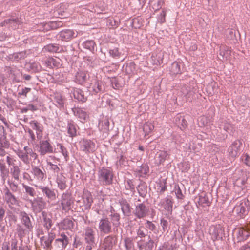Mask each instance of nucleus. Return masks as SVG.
<instances>
[{"instance_id":"obj_8","label":"nucleus","mask_w":250,"mask_h":250,"mask_svg":"<svg viewBox=\"0 0 250 250\" xmlns=\"http://www.w3.org/2000/svg\"><path fill=\"white\" fill-rule=\"evenodd\" d=\"M60 201L62 209L66 213L71 209L74 203V199L68 191L62 194Z\"/></svg>"},{"instance_id":"obj_13","label":"nucleus","mask_w":250,"mask_h":250,"mask_svg":"<svg viewBox=\"0 0 250 250\" xmlns=\"http://www.w3.org/2000/svg\"><path fill=\"white\" fill-rule=\"evenodd\" d=\"M48 234L47 235H43L40 237L41 245L43 248L47 250H50L52 247V242L55 240L56 234L53 232V229L51 231H47Z\"/></svg>"},{"instance_id":"obj_61","label":"nucleus","mask_w":250,"mask_h":250,"mask_svg":"<svg viewBox=\"0 0 250 250\" xmlns=\"http://www.w3.org/2000/svg\"><path fill=\"white\" fill-rule=\"evenodd\" d=\"M135 63H124L122 68L125 69V71L128 74L133 72L135 69Z\"/></svg>"},{"instance_id":"obj_24","label":"nucleus","mask_w":250,"mask_h":250,"mask_svg":"<svg viewBox=\"0 0 250 250\" xmlns=\"http://www.w3.org/2000/svg\"><path fill=\"white\" fill-rule=\"evenodd\" d=\"M42 224L46 231H49L53 225L52 217L48 214L46 211H43L41 213Z\"/></svg>"},{"instance_id":"obj_58","label":"nucleus","mask_w":250,"mask_h":250,"mask_svg":"<svg viewBox=\"0 0 250 250\" xmlns=\"http://www.w3.org/2000/svg\"><path fill=\"white\" fill-rule=\"evenodd\" d=\"M16 230L17 231L18 236L21 238L24 236L26 234V231H27L26 229H25L24 226H22L20 224H17Z\"/></svg>"},{"instance_id":"obj_46","label":"nucleus","mask_w":250,"mask_h":250,"mask_svg":"<svg viewBox=\"0 0 250 250\" xmlns=\"http://www.w3.org/2000/svg\"><path fill=\"white\" fill-rule=\"evenodd\" d=\"M87 76H89V75L85 72H79L77 73L76 77L79 83L83 84L86 81Z\"/></svg>"},{"instance_id":"obj_43","label":"nucleus","mask_w":250,"mask_h":250,"mask_svg":"<svg viewBox=\"0 0 250 250\" xmlns=\"http://www.w3.org/2000/svg\"><path fill=\"white\" fill-rule=\"evenodd\" d=\"M109 122L108 119L105 118L99 122V130L106 132L109 130Z\"/></svg>"},{"instance_id":"obj_54","label":"nucleus","mask_w":250,"mask_h":250,"mask_svg":"<svg viewBox=\"0 0 250 250\" xmlns=\"http://www.w3.org/2000/svg\"><path fill=\"white\" fill-rule=\"evenodd\" d=\"M7 184L9 187L8 188L12 192H17L19 191V187L18 184L14 181L8 180Z\"/></svg>"},{"instance_id":"obj_35","label":"nucleus","mask_w":250,"mask_h":250,"mask_svg":"<svg viewBox=\"0 0 250 250\" xmlns=\"http://www.w3.org/2000/svg\"><path fill=\"white\" fill-rule=\"evenodd\" d=\"M73 95L74 99L82 103L85 102L87 100V97L84 95V92L78 88L73 89Z\"/></svg>"},{"instance_id":"obj_52","label":"nucleus","mask_w":250,"mask_h":250,"mask_svg":"<svg viewBox=\"0 0 250 250\" xmlns=\"http://www.w3.org/2000/svg\"><path fill=\"white\" fill-rule=\"evenodd\" d=\"M154 125L150 122H146L143 125V131L145 134V136L148 135L154 129Z\"/></svg>"},{"instance_id":"obj_47","label":"nucleus","mask_w":250,"mask_h":250,"mask_svg":"<svg viewBox=\"0 0 250 250\" xmlns=\"http://www.w3.org/2000/svg\"><path fill=\"white\" fill-rule=\"evenodd\" d=\"M163 3L162 0H149V1L150 6L155 11L159 10Z\"/></svg>"},{"instance_id":"obj_32","label":"nucleus","mask_w":250,"mask_h":250,"mask_svg":"<svg viewBox=\"0 0 250 250\" xmlns=\"http://www.w3.org/2000/svg\"><path fill=\"white\" fill-rule=\"evenodd\" d=\"M147 188L146 183L142 180L140 181V183L136 187V189L139 196L143 198H145L147 195Z\"/></svg>"},{"instance_id":"obj_40","label":"nucleus","mask_w":250,"mask_h":250,"mask_svg":"<svg viewBox=\"0 0 250 250\" xmlns=\"http://www.w3.org/2000/svg\"><path fill=\"white\" fill-rule=\"evenodd\" d=\"M21 170L19 166L13 164L10 169V173L12 177L17 181H20V176Z\"/></svg>"},{"instance_id":"obj_62","label":"nucleus","mask_w":250,"mask_h":250,"mask_svg":"<svg viewBox=\"0 0 250 250\" xmlns=\"http://www.w3.org/2000/svg\"><path fill=\"white\" fill-rule=\"evenodd\" d=\"M167 189L166 182L165 180L160 181L158 184V192H159L160 194L164 193Z\"/></svg>"},{"instance_id":"obj_34","label":"nucleus","mask_w":250,"mask_h":250,"mask_svg":"<svg viewBox=\"0 0 250 250\" xmlns=\"http://www.w3.org/2000/svg\"><path fill=\"white\" fill-rule=\"evenodd\" d=\"M182 92L185 95L191 94L192 93H195L196 89V84L194 80L190 81L189 85H185L182 87Z\"/></svg>"},{"instance_id":"obj_9","label":"nucleus","mask_w":250,"mask_h":250,"mask_svg":"<svg viewBox=\"0 0 250 250\" xmlns=\"http://www.w3.org/2000/svg\"><path fill=\"white\" fill-rule=\"evenodd\" d=\"M79 146L81 151L85 154L93 153L96 150V144L92 140L83 138L79 142Z\"/></svg>"},{"instance_id":"obj_51","label":"nucleus","mask_w":250,"mask_h":250,"mask_svg":"<svg viewBox=\"0 0 250 250\" xmlns=\"http://www.w3.org/2000/svg\"><path fill=\"white\" fill-rule=\"evenodd\" d=\"M57 146L59 147V152L61 153L65 161H68L69 159V153L67 148L62 144H58Z\"/></svg>"},{"instance_id":"obj_33","label":"nucleus","mask_w":250,"mask_h":250,"mask_svg":"<svg viewBox=\"0 0 250 250\" xmlns=\"http://www.w3.org/2000/svg\"><path fill=\"white\" fill-rule=\"evenodd\" d=\"M6 210L3 205H0V232L4 233L6 230L7 221H4Z\"/></svg>"},{"instance_id":"obj_28","label":"nucleus","mask_w":250,"mask_h":250,"mask_svg":"<svg viewBox=\"0 0 250 250\" xmlns=\"http://www.w3.org/2000/svg\"><path fill=\"white\" fill-rule=\"evenodd\" d=\"M55 182L58 188L61 191H64L67 188V178L62 173L56 175Z\"/></svg>"},{"instance_id":"obj_50","label":"nucleus","mask_w":250,"mask_h":250,"mask_svg":"<svg viewBox=\"0 0 250 250\" xmlns=\"http://www.w3.org/2000/svg\"><path fill=\"white\" fill-rule=\"evenodd\" d=\"M124 244L125 250H131L134 247V243L132 238L125 237L124 239Z\"/></svg>"},{"instance_id":"obj_36","label":"nucleus","mask_w":250,"mask_h":250,"mask_svg":"<svg viewBox=\"0 0 250 250\" xmlns=\"http://www.w3.org/2000/svg\"><path fill=\"white\" fill-rule=\"evenodd\" d=\"M149 171V167L146 164H143L135 170L136 175L139 177H145Z\"/></svg>"},{"instance_id":"obj_1","label":"nucleus","mask_w":250,"mask_h":250,"mask_svg":"<svg viewBox=\"0 0 250 250\" xmlns=\"http://www.w3.org/2000/svg\"><path fill=\"white\" fill-rule=\"evenodd\" d=\"M121 216L114 210L111 211L108 217L104 215L99 220L98 229L101 234L108 235L112 231L117 232L121 225Z\"/></svg>"},{"instance_id":"obj_26","label":"nucleus","mask_w":250,"mask_h":250,"mask_svg":"<svg viewBox=\"0 0 250 250\" xmlns=\"http://www.w3.org/2000/svg\"><path fill=\"white\" fill-rule=\"evenodd\" d=\"M28 150L29 146H25L23 150L18 149L16 152L19 159L25 165H28L30 163L29 154L27 153Z\"/></svg>"},{"instance_id":"obj_16","label":"nucleus","mask_w":250,"mask_h":250,"mask_svg":"<svg viewBox=\"0 0 250 250\" xmlns=\"http://www.w3.org/2000/svg\"><path fill=\"white\" fill-rule=\"evenodd\" d=\"M3 198L9 207L11 206H17L19 202L17 197H16L13 192L10 191L8 188L5 187L3 189Z\"/></svg>"},{"instance_id":"obj_31","label":"nucleus","mask_w":250,"mask_h":250,"mask_svg":"<svg viewBox=\"0 0 250 250\" xmlns=\"http://www.w3.org/2000/svg\"><path fill=\"white\" fill-rule=\"evenodd\" d=\"M224 232V229L220 226L213 227L211 233L212 240L213 241L220 239L222 240Z\"/></svg>"},{"instance_id":"obj_59","label":"nucleus","mask_w":250,"mask_h":250,"mask_svg":"<svg viewBox=\"0 0 250 250\" xmlns=\"http://www.w3.org/2000/svg\"><path fill=\"white\" fill-rule=\"evenodd\" d=\"M117 162H116V166L118 167H123L125 166L127 164V161L126 160V158L124 157L123 155H120V156H118L117 157Z\"/></svg>"},{"instance_id":"obj_22","label":"nucleus","mask_w":250,"mask_h":250,"mask_svg":"<svg viewBox=\"0 0 250 250\" xmlns=\"http://www.w3.org/2000/svg\"><path fill=\"white\" fill-rule=\"evenodd\" d=\"M59 231L62 230H71L74 228V221L69 218H65L60 222L56 224Z\"/></svg>"},{"instance_id":"obj_19","label":"nucleus","mask_w":250,"mask_h":250,"mask_svg":"<svg viewBox=\"0 0 250 250\" xmlns=\"http://www.w3.org/2000/svg\"><path fill=\"white\" fill-rule=\"evenodd\" d=\"M123 215L125 217H129L132 213V208L128 200L125 198H121L118 200Z\"/></svg>"},{"instance_id":"obj_18","label":"nucleus","mask_w":250,"mask_h":250,"mask_svg":"<svg viewBox=\"0 0 250 250\" xmlns=\"http://www.w3.org/2000/svg\"><path fill=\"white\" fill-rule=\"evenodd\" d=\"M173 204L172 197L171 196H167L161 199L158 203V205L165 211H167L168 214L171 215L173 211Z\"/></svg>"},{"instance_id":"obj_29","label":"nucleus","mask_w":250,"mask_h":250,"mask_svg":"<svg viewBox=\"0 0 250 250\" xmlns=\"http://www.w3.org/2000/svg\"><path fill=\"white\" fill-rule=\"evenodd\" d=\"M77 125L72 120L68 121L67 124V130L68 136L72 138L77 136L78 129Z\"/></svg>"},{"instance_id":"obj_53","label":"nucleus","mask_w":250,"mask_h":250,"mask_svg":"<svg viewBox=\"0 0 250 250\" xmlns=\"http://www.w3.org/2000/svg\"><path fill=\"white\" fill-rule=\"evenodd\" d=\"M43 49L45 51L55 53L59 52V47L57 44H49L44 46Z\"/></svg>"},{"instance_id":"obj_17","label":"nucleus","mask_w":250,"mask_h":250,"mask_svg":"<svg viewBox=\"0 0 250 250\" xmlns=\"http://www.w3.org/2000/svg\"><path fill=\"white\" fill-rule=\"evenodd\" d=\"M237 242L246 240L250 236V225L245 226L236 229Z\"/></svg>"},{"instance_id":"obj_12","label":"nucleus","mask_w":250,"mask_h":250,"mask_svg":"<svg viewBox=\"0 0 250 250\" xmlns=\"http://www.w3.org/2000/svg\"><path fill=\"white\" fill-rule=\"evenodd\" d=\"M249 206L246 201L238 203L233 208L236 216L239 218H244L248 214Z\"/></svg>"},{"instance_id":"obj_2","label":"nucleus","mask_w":250,"mask_h":250,"mask_svg":"<svg viewBox=\"0 0 250 250\" xmlns=\"http://www.w3.org/2000/svg\"><path fill=\"white\" fill-rule=\"evenodd\" d=\"M97 181L103 186L111 185L113 183V171L111 167H100L97 173Z\"/></svg>"},{"instance_id":"obj_7","label":"nucleus","mask_w":250,"mask_h":250,"mask_svg":"<svg viewBox=\"0 0 250 250\" xmlns=\"http://www.w3.org/2000/svg\"><path fill=\"white\" fill-rule=\"evenodd\" d=\"M28 201L30 205L32 211L35 213H38L42 211L43 209L46 208V202L42 197H37L33 199L25 198Z\"/></svg>"},{"instance_id":"obj_5","label":"nucleus","mask_w":250,"mask_h":250,"mask_svg":"<svg viewBox=\"0 0 250 250\" xmlns=\"http://www.w3.org/2000/svg\"><path fill=\"white\" fill-rule=\"evenodd\" d=\"M39 141L37 146L38 152L40 156H43L46 154H52L55 152L54 148L50 139L47 137L45 139H38Z\"/></svg>"},{"instance_id":"obj_14","label":"nucleus","mask_w":250,"mask_h":250,"mask_svg":"<svg viewBox=\"0 0 250 250\" xmlns=\"http://www.w3.org/2000/svg\"><path fill=\"white\" fill-rule=\"evenodd\" d=\"M20 220L22 225L28 231L32 230L33 228L34 219L32 216L25 211H21L20 214Z\"/></svg>"},{"instance_id":"obj_27","label":"nucleus","mask_w":250,"mask_h":250,"mask_svg":"<svg viewBox=\"0 0 250 250\" xmlns=\"http://www.w3.org/2000/svg\"><path fill=\"white\" fill-rule=\"evenodd\" d=\"M91 86L94 94L101 93L104 90V86L103 82L97 79V78H95L91 81Z\"/></svg>"},{"instance_id":"obj_48","label":"nucleus","mask_w":250,"mask_h":250,"mask_svg":"<svg viewBox=\"0 0 250 250\" xmlns=\"http://www.w3.org/2000/svg\"><path fill=\"white\" fill-rule=\"evenodd\" d=\"M182 188H184V186L183 184H181V186L179 185H175L174 186V192L177 198L178 199H183L184 197L182 191Z\"/></svg>"},{"instance_id":"obj_55","label":"nucleus","mask_w":250,"mask_h":250,"mask_svg":"<svg viewBox=\"0 0 250 250\" xmlns=\"http://www.w3.org/2000/svg\"><path fill=\"white\" fill-rule=\"evenodd\" d=\"M54 101L57 104L59 107L62 108L63 107V99H62V96L60 94L57 93L55 94L54 97Z\"/></svg>"},{"instance_id":"obj_10","label":"nucleus","mask_w":250,"mask_h":250,"mask_svg":"<svg viewBox=\"0 0 250 250\" xmlns=\"http://www.w3.org/2000/svg\"><path fill=\"white\" fill-rule=\"evenodd\" d=\"M117 242V239L115 236L108 235L101 242L98 250H112Z\"/></svg>"},{"instance_id":"obj_49","label":"nucleus","mask_w":250,"mask_h":250,"mask_svg":"<svg viewBox=\"0 0 250 250\" xmlns=\"http://www.w3.org/2000/svg\"><path fill=\"white\" fill-rule=\"evenodd\" d=\"M11 250H31L27 245L21 244L20 246H17V241L15 240L11 243Z\"/></svg>"},{"instance_id":"obj_21","label":"nucleus","mask_w":250,"mask_h":250,"mask_svg":"<svg viewBox=\"0 0 250 250\" xmlns=\"http://www.w3.org/2000/svg\"><path fill=\"white\" fill-rule=\"evenodd\" d=\"M242 142L240 140H236L234 141L228 148L227 152L229 156L232 159L237 157Z\"/></svg>"},{"instance_id":"obj_63","label":"nucleus","mask_w":250,"mask_h":250,"mask_svg":"<svg viewBox=\"0 0 250 250\" xmlns=\"http://www.w3.org/2000/svg\"><path fill=\"white\" fill-rule=\"evenodd\" d=\"M145 229L143 226H140L138 229H136L137 238H140L141 239L145 238L146 236V234L145 231Z\"/></svg>"},{"instance_id":"obj_39","label":"nucleus","mask_w":250,"mask_h":250,"mask_svg":"<svg viewBox=\"0 0 250 250\" xmlns=\"http://www.w3.org/2000/svg\"><path fill=\"white\" fill-rule=\"evenodd\" d=\"M75 33L72 30H65L60 33V37L62 41H67L75 37Z\"/></svg>"},{"instance_id":"obj_23","label":"nucleus","mask_w":250,"mask_h":250,"mask_svg":"<svg viewBox=\"0 0 250 250\" xmlns=\"http://www.w3.org/2000/svg\"><path fill=\"white\" fill-rule=\"evenodd\" d=\"M72 111L74 116L81 122L85 121L89 117L84 108L74 107L72 108Z\"/></svg>"},{"instance_id":"obj_64","label":"nucleus","mask_w":250,"mask_h":250,"mask_svg":"<svg viewBox=\"0 0 250 250\" xmlns=\"http://www.w3.org/2000/svg\"><path fill=\"white\" fill-rule=\"evenodd\" d=\"M154 241L148 235V241L145 242V250H152L154 247Z\"/></svg>"},{"instance_id":"obj_42","label":"nucleus","mask_w":250,"mask_h":250,"mask_svg":"<svg viewBox=\"0 0 250 250\" xmlns=\"http://www.w3.org/2000/svg\"><path fill=\"white\" fill-rule=\"evenodd\" d=\"M47 166L48 167L49 170L50 172H52L54 174L55 177L56 175L62 174L61 172L60 167H58L57 165L54 164L51 162L47 161Z\"/></svg>"},{"instance_id":"obj_56","label":"nucleus","mask_w":250,"mask_h":250,"mask_svg":"<svg viewBox=\"0 0 250 250\" xmlns=\"http://www.w3.org/2000/svg\"><path fill=\"white\" fill-rule=\"evenodd\" d=\"M72 248H84V247H83V242L81 240V238L77 235H75L73 237Z\"/></svg>"},{"instance_id":"obj_11","label":"nucleus","mask_w":250,"mask_h":250,"mask_svg":"<svg viewBox=\"0 0 250 250\" xmlns=\"http://www.w3.org/2000/svg\"><path fill=\"white\" fill-rule=\"evenodd\" d=\"M36 187L38 189L40 190L43 196L47 199V202L55 201L57 197V191L48 186H44L42 185L37 186Z\"/></svg>"},{"instance_id":"obj_20","label":"nucleus","mask_w":250,"mask_h":250,"mask_svg":"<svg viewBox=\"0 0 250 250\" xmlns=\"http://www.w3.org/2000/svg\"><path fill=\"white\" fill-rule=\"evenodd\" d=\"M148 211L147 207L144 203H142L135 205L132 212L137 218L142 219L147 215Z\"/></svg>"},{"instance_id":"obj_15","label":"nucleus","mask_w":250,"mask_h":250,"mask_svg":"<svg viewBox=\"0 0 250 250\" xmlns=\"http://www.w3.org/2000/svg\"><path fill=\"white\" fill-rule=\"evenodd\" d=\"M31 173L34 178L40 182H43L46 178V171L43 167L41 169L38 166L32 165Z\"/></svg>"},{"instance_id":"obj_25","label":"nucleus","mask_w":250,"mask_h":250,"mask_svg":"<svg viewBox=\"0 0 250 250\" xmlns=\"http://www.w3.org/2000/svg\"><path fill=\"white\" fill-rule=\"evenodd\" d=\"M124 193L126 195H133L135 192V181L133 179H127L125 181Z\"/></svg>"},{"instance_id":"obj_38","label":"nucleus","mask_w":250,"mask_h":250,"mask_svg":"<svg viewBox=\"0 0 250 250\" xmlns=\"http://www.w3.org/2000/svg\"><path fill=\"white\" fill-rule=\"evenodd\" d=\"M170 154L167 151H160L156 154V162L159 164H162L169 157Z\"/></svg>"},{"instance_id":"obj_30","label":"nucleus","mask_w":250,"mask_h":250,"mask_svg":"<svg viewBox=\"0 0 250 250\" xmlns=\"http://www.w3.org/2000/svg\"><path fill=\"white\" fill-rule=\"evenodd\" d=\"M82 198L84 209H89L93 202L91 193L88 190L84 191Z\"/></svg>"},{"instance_id":"obj_57","label":"nucleus","mask_w":250,"mask_h":250,"mask_svg":"<svg viewBox=\"0 0 250 250\" xmlns=\"http://www.w3.org/2000/svg\"><path fill=\"white\" fill-rule=\"evenodd\" d=\"M145 230H146V229H148L154 233H156L157 231V227L151 221L147 220L146 222L145 223Z\"/></svg>"},{"instance_id":"obj_60","label":"nucleus","mask_w":250,"mask_h":250,"mask_svg":"<svg viewBox=\"0 0 250 250\" xmlns=\"http://www.w3.org/2000/svg\"><path fill=\"white\" fill-rule=\"evenodd\" d=\"M83 45L85 48L93 51L94 49L95 43L92 40H87L83 43Z\"/></svg>"},{"instance_id":"obj_44","label":"nucleus","mask_w":250,"mask_h":250,"mask_svg":"<svg viewBox=\"0 0 250 250\" xmlns=\"http://www.w3.org/2000/svg\"><path fill=\"white\" fill-rule=\"evenodd\" d=\"M175 123L178 127L183 130L187 127V121L181 116L177 117L175 119Z\"/></svg>"},{"instance_id":"obj_4","label":"nucleus","mask_w":250,"mask_h":250,"mask_svg":"<svg viewBox=\"0 0 250 250\" xmlns=\"http://www.w3.org/2000/svg\"><path fill=\"white\" fill-rule=\"evenodd\" d=\"M84 240L85 244V250H92L96 246V234L94 229L87 226L84 229Z\"/></svg>"},{"instance_id":"obj_41","label":"nucleus","mask_w":250,"mask_h":250,"mask_svg":"<svg viewBox=\"0 0 250 250\" xmlns=\"http://www.w3.org/2000/svg\"><path fill=\"white\" fill-rule=\"evenodd\" d=\"M198 203L199 205L203 207L209 206L210 205V202L209 200V198L205 193H202L199 195Z\"/></svg>"},{"instance_id":"obj_37","label":"nucleus","mask_w":250,"mask_h":250,"mask_svg":"<svg viewBox=\"0 0 250 250\" xmlns=\"http://www.w3.org/2000/svg\"><path fill=\"white\" fill-rule=\"evenodd\" d=\"M25 67L28 71L31 73H37L42 70H45L40 63H25Z\"/></svg>"},{"instance_id":"obj_3","label":"nucleus","mask_w":250,"mask_h":250,"mask_svg":"<svg viewBox=\"0 0 250 250\" xmlns=\"http://www.w3.org/2000/svg\"><path fill=\"white\" fill-rule=\"evenodd\" d=\"M29 124L31 128H27L25 131L28 133L31 140L35 141L42 139L44 130L42 124L36 120H31Z\"/></svg>"},{"instance_id":"obj_45","label":"nucleus","mask_w":250,"mask_h":250,"mask_svg":"<svg viewBox=\"0 0 250 250\" xmlns=\"http://www.w3.org/2000/svg\"><path fill=\"white\" fill-rule=\"evenodd\" d=\"M22 186L24 190V193L26 194V196L28 195L34 197L36 195V191L33 188L24 183L22 184ZM26 198H27V196H26Z\"/></svg>"},{"instance_id":"obj_6","label":"nucleus","mask_w":250,"mask_h":250,"mask_svg":"<svg viewBox=\"0 0 250 250\" xmlns=\"http://www.w3.org/2000/svg\"><path fill=\"white\" fill-rule=\"evenodd\" d=\"M68 232L59 231L53 243L55 250H64L69 243Z\"/></svg>"}]
</instances>
